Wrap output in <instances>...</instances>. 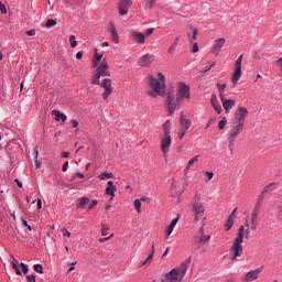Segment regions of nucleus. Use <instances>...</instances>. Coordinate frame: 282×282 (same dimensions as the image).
Segmentation results:
<instances>
[{"instance_id": "obj_1", "label": "nucleus", "mask_w": 282, "mask_h": 282, "mask_svg": "<svg viewBox=\"0 0 282 282\" xmlns=\"http://www.w3.org/2000/svg\"><path fill=\"white\" fill-rule=\"evenodd\" d=\"M243 226H240L237 232V237L234 239L232 246L229 249V259L230 261H237L238 257L243 254Z\"/></svg>"}, {"instance_id": "obj_2", "label": "nucleus", "mask_w": 282, "mask_h": 282, "mask_svg": "<svg viewBox=\"0 0 282 282\" xmlns=\"http://www.w3.org/2000/svg\"><path fill=\"white\" fill-rule=\"evenodd\" d=\"M149 83L152 90H150L148 94L149 96H151V98H158V96H164V91L166 89L165 84L161 83L159 79L154 78L153 76H150Z\"/></svg>"}, {"instance_id": "obj_3", "label": "nucleus", "mask_w": 282, "mask_h": 282, "mask_svg": "<svg viewBox=\"0 0 282 282\" xmlns=\"http://www.w3.org/2000/svg\"><path fill=\"white\" fill-rule=\"evenodd\" d=\"M177 102L182 100H188L191 98V86L188 84L181 82L176 90Z\"/></svg>"}, {"instance_id": "obj_4", "label": "nucleus", "mask_w": 282, "mask_h": 282, "mask_svg": "<svg viewBox=\"0 0 282 282\" xmlns=\"http://www.w3.org/2000/svg\"><path fill=\"white\" fill-rule=\"evenodd\" d=\"M243 131V126L236 123V126L232 127V129L229 131V151L230 153H232V151H235V142L237 140V138L239 137V134Z\"/></svg>"}, {"instance_id": "obj_5", "label": "nucleus", "mask_w": 282, "mask_h": 282, "mask_svg": "<svg viewBox=\"0 0 282 282\" xmlns=\"http://www.w3.org/2000/svg\"><path fill=\"white\" fill-rule=\"evenodd\" d=\"M192 208L194 212V221L197 223L199 221V217L206 213V208L204 207V204H202V199L197 198V196L192 200Z\"/></svg>"}, {"instance_id": "obj_6", "label": "nucleus", "mask_w": 282, "mask_h": 282, "mask_svg": "<svg viewBox=\"0 0 282 282\" xmlns=\"http://www.w3.org/2000/svg\"><path fill=\"white\" fill-rule=\"evenodd\" d=\"M246 118H248V108L239 106L235 111L236 124H246Z\"/></svg>"}, {"instance_id": "obj_7", "label": "nucleus", "mask_w": 282, "mask_h": 282, "mask_svg": "<svg viewBox=\"0 0 282 282\" xmlns=\"http://www.w3.org/2000/svg\"><path fill=\"white\" fill-rule=\"evenodd\" d=\"M243 61V55H239L238 58L236 59V68L235 72L231 76V83H234V85H237V83H239L240 78H241V63Z\"/></svg>"}, {"instance_id": "obj_8", "label": "nucleus", "mask_w": 282, "mask_h": 282, "mask_svg": "<svg viewBox=\"0 0 282 282\" xmlns=\"http://www.w3.org/2000/svg\"><path fill=\"white\" fill-rule=\"evenodd\" d=\"M182 101H177V97L175 99L174 96L169 95L166 99V105H167V111L170 115L175 113V109H180V105Z\"/></svg>"}, {"instance_id": "obj_9", "label": "nucleus", "mask_w": 282, "mask_h": 282, "mask_svg": "<svg viewBox=\"0 0 282 282\" xmlns=\"http://www.w3.org/2000/svg\"><path fill=\"white\" fill-rule=\"evenodd\" d=\"M99 85L100 87H102V89H105V91L102 93V99L107 100V98H109V96L113 94V87H111V79L106 78Z\"/></svg>"}, {"instance_id": "obj_10", "label": "nucleus", "mask_w": 282, "mask_h": 282, "mask_svg": "<svg viewBox=\"0 0 282 282\" xmlns=\"http://www.w3.org/2000/svg\"><path fill=\"white\" fill-rule=\"evenodd\" d=\"M171 149V134H164L161 137V151L166 155Z\"/></svg>"}, {"instance_id": "obj_11", "label": "nucleus", "mask_w": 282, "mask_h": 282, "mask_svg": "<svg viewBox=\"0 0 282 282\" xmlns=\"http://www.w3.org/2000/svg\"><path fill=\"white\" fill-rule=\"evenodd\" d=\"M226 45V39L219 37L215 40L214 45L212 47V54H216V56L221 52V48Z\"/></svg>"}, {"instance_id": "obj_12", "label": "nucleus", "mask_w": 282, "mask_h": 282, "mask_svg": "<svg viewBox=\"0 0 282 282\" xmlns=\"http://www.w3.org/2000/svg\"><path fill=\"white\" fill-rule=\"evenodd\" d=\"M220 100L223 102V107L226 113H230L232 107H235V105L237 104V101H235L234 99H226V95H221Z\"/></svg>"}, {"instance_id": "obj_13", "label": "nucleus", "mask_w": 282, "mask_h": 282, "mask_svg": "<svg viewBox=\"0 0 282 282\" xmlns=\"http://www.w3.org/2000/svg\"><path fill=\"white\" fill-rule=\"evenodd\" d=\"M97 74L102 78L107 76H111L109 73V64H107V61H102L100 66L97 68Z\"/></svg>"}, {"instance_id": "obj_14", "label": "nucleus", "mask_w": 282, "mask_h": 282, "mask_svg": "<svg viewBox=\"0 0 282 282\" xmlns=\"http://www.w3.org/2000/svg\"><path fill=\"white\" fill-rule=\"evenodd\" d=\"M155 254V242L152 243L151 249H150V253L148 254V257L141 261L140 265L144 267V265H151V263H153V257Z\"/></svg>"}, {"instance_id": "obj_15", "label": "nucleus", "mask_w": 282, "mask_h": 282, "mask_svg": "<svg viewBox=\"0 0 282 282\" xmlns=\"http://www.w3.org/2000/svg\"><path fill=\"white\" fill-rule=\"evenodd\" d=\"M262 270H263V267H260L253 271L247 272L246 281H257V279H259V274H261Z\"/></svg>"}, {"instance_id": "obj_16", "label": "nucleus", "mask_w": 282, "mask_h": 282, "mask_svg": "<svg viewBox=\"0 0 282 282\" xmlns=\"http://www.w3.org/2000/svg\"><path fill=\"white\" fill-rule=\"evenodd\" d=\"M131 6V0H122L119 4V14L124 17L129 13V7Z\"/></svg>"}, {"instance_id": "obj_17", "label": "nucleus", "mask_w": 282, "mask_h": 282, "mask_svg": "<svg viewBox=\"0 0 282 282\" xmlns=\"http://www.w3.org/2000/svg\"><path fill=\"white\" fill-rule=\"evenodd\" d=\"M180 124L182 131H187L191 129V121L184 116V112H182L181 118H180Z\"/></svg>"}, {"instance_id": "obj_18", "label": "nucleus", "mask_w": 282, "mask_h": 282, "mask_svg": "<svg viewBox=\"0 0 282 282\" xmlns=\"http://www.w3.org/2000/svg\"><path fill=\"white\" fill-rule=\"evenodd\" d=\"M152 61H153V55H151V54H145V55H143V56L140 58L139 65H140L141 67H149V65H151Z\"/></svg>"}, {"instance_id": "obj_19", "label": "nucleus", "mask_w": 282, "mask_h": 282, "mask_svg": "<svg viewBox=\"0 0 282 282\" xmlns=\"http://www.w3.org/2000/svg\"><path fill=\"white\" fill-rule=\"evenodd\" d=\"M131 36L133 39V41H135V43H139L141 45H144V41H147V36H144V34L140 33V32H131Z\"/></svg>"}, {"instance_id": "obj_20", "label": "nucleus", "mask_w": 282, "mask_h": 282, "mask_svg": "<svg viewBox=\"0 0 282 282\" xmlns=\"http://www.w3.org/2000/svg\"><path fill=\"white\" fill-rule=\"evenodd\" d=\"M108 32L110 33V39L112 42L116 44L120 43V37L118 36V32H116V26H113V23H110Z\"/></svg>"}, {"instance_id": "obj_21", "label": "nucleus", "mask_w": 282, "mask_h": 282, "mask_svg": "<svg viewBox=\"0 0 282 282\" xmlns=\"http://www.w3.org/2000/svg\"><path fill=\"white\" fill-rule=\"evenodd\" d=\"M210 102H212V106L215 109V111L217 113H221V111H223L221 105L217 100V95L216 94H212Z\"/></svg>"}, {"instance_id": "obj_22", "label": "nucleus", "mask_w": 282, "mask_h": 282, "mask_svg": "<svg viewBox=\"0 0 282 282\" xmlns=\"http://www.w3.org/2000/svg\"><path fill=\"white\" fill-rule=\"evenodd\" d=\"M52 116H55L56 122H61V120L62 122H67V116L61 112V110H56V109L52 110Z\"/></svg>"}, {"instance_id": "obj_23", "label": "nucleus", "mask_w": 282, "mask_h": 282, "mask_svg": "<svg viewBox=\"0 0 282 282\" xmlns=\"http://www.w3.org/2000/svg\"><path fill=\"white\" fill-rule=\"evenodd\" d=\"M274 188H276V183H269L262 191V194L259 196V200L258 202H263V195H265V193H272V191H274Z\"/></svg>"}, {"instance_id": "obj_24", "label": "nucleus", "mask_w": 282, "mask_h": 282, "mask_svg": "<svg viewBox=\"0 0 282 282\" xmlns=\"http://www.w3.org/2000/svg\"><path fill=\"white\" fill-rule=\"evenodd\" d=\"M260 210H261V202H258L252 212L251 224H257V219L259 217Z\"/></svg>"}, {"instance_id": "obj_25", "label": "nucleus", "mask_w": 282, "mask_h": 282, "mask_svg": "<svg viewBox=\"0 0 282 282\" xmlns=\"http://www.w3.org/2000/svg\"><path fill=\"white\" fill-rule=\"evenodd\" d=\"M117 187L113 185V181H108V186L106 187V195H111L116 197Z\"/></svg>"}, {"instance_id": "obj_26", "label": "nucleus", "mask_w": 282, "mask_h": 282, "mask_svg": "<svg viewBox=\"0 0 282 282\" xmlns=\"http://www.w3.org/2000/svg\"><path fill=\"white\" fill-rule=\"evenodd\" d=\"M12 259H13V261L11 262V265H12L13 270L15 271V274H18V276H21V274H23V272L19 268V260L15 259L13 256H12Z\"/></svg>"}, {"instance_id": "obj_27", "label": "nucleus", "mask_w": 282, "mask_h": 282, "mask_svg": "<svg viewBox=\"0 0 282 282\" xmlns=\"http://www.w3.org/2000/svg\"><path fill=\"white\" fill-rule=\"evenodd\" d=\"M198 235H200L199 243H206L207 241H210V236L204 235V228L203 227L198 230Z\"/></svg>"}, {"instance_id": "obj_28", "label": "nucleus", "mask_w": 282, "mask_h": 282, "mask_svg": "<svg viewBox=\"0 0 282 282\" xmlns=\"http://www.w3.org/2000/svg\"><path fill=\"white\" fill-rule=\"evenodd\" d=\"M163 132H164V135H171V120H166L163 123Z\"/></svg>"}, {"instance_id": "obj_29", "label": "nucleus", "mask_w": 282, "mask_h": 282, "mask_svg": "<svg viewBox=\"0 0 282 282\" xmlns=\"http://www.w3.org/2000/svg\"><path fill=\"white\" fill-rule=\"evenodd\" d=\"M87 204H89V198L88 197H82L79 199V203L77 204V208L83 210V208H85V206H87Z\"/></svg>"}, {"instance_id": "obj_30", "label": "nucleus", "mask_w": 282, "mask_h": 282, "mask_svg": "<svg viewBox=\"0 0 282 282\" xmlns=\"http://www.w3.org/2000/svg\"><path fill=\"white\" fill-rule=\"evenodd\" d=\"M191 30H192V36H191V34L187 33V37H188V41H191V43H193V41H197L198 30L195 28H191Z\"/></svg>"}, {"instance_id": "obj_31", "label": "nucleus", "mask_w": 282, "mask_h": 282, "mask_svg": "<svg viewBox=\"0 0 282 282\" xmlns=\"http://www.w3.org/2000/svg\"><path fill=\"white\" fill-rule=\"evenodd\" d=\"M98 178L99 180H113V173L104 172V173L99 174Z\"/></svg>"}, {"instance_id": "obj_32", "label": "nucleus", "mask_w": 282, "mask_h": 282, "mask_svg": "<svg viewBox=\"0 0 282 282\" xmlns=\"http://www.w3.org/2000/svg\"><path fill=\"white\" fill-rule=\"evenodd\" d=\"M100 61H102V54H98V51H96L95 52L94 67H98V65H100Z\"/></svg>"}, {"instance_id": "obj_33", "label": "nucleus", "mask_w": 282, "mask_h": 282, "mask_svg": "<svg viewBox=\"0 0 282 282\" xmlns=\"http://www.w3.org/2000/svg\"><path fill=\"white\" fill-rule=\"evenodd\" d=\"M232 226H235V220H232V218H228L225 225V231L228 232V230H231Z\"/></svg>"}, {"instance_id": "obj_34", "label": "nucleus", "mask_w": 282, "mask_h": 282, "mask_svg": "<svg viewBox=\"0 0 282 282\" xmlns=\"http://www.w3.org/2000/svg\"><path fill=\"white\" fill-rule=\"evenodd\" d=\"M198 161H199V155H196V156L192 158V159L188 161L187 165H186V171H188V170L191 169V166H192L193 164H195V162H198Z\"/></svg>"}, {"instance_id": "obj_35", "label": "nucleus", "mask_w": 282, "mask_h": 282, "mask_svg": "<svg viewBox=\"0 0 282 282\" xmlns=\"http://www.w3.org/2000/svg\"><path fill=\"white\" fill-rule=\"evenodd\" d=\"M134 208H135L137 213H142V203L138 198L134 199Z\"/></svg>"}, {"instance_id": "obj_36", "label": "nucleus", "mask_w": 282, "mask_h": 282, "mask_svg": "<svg viewBox=\"0 0 282 282\" xmlns=\"http://www.w3.org/2000/svg\"><path fill=\"white\" fill-rule=\"evenodd\" d=\"M100 78H101L100 75H98V73H96V75L93 77L91 85H101Z\"/></svg>"}, {"instance_id": "obj_37", "label": "nucleus", "mask_w": 282, "mask_h": 282, "mask_svg": "<svg viewBox=\"0 0 282 282\" xmlns=\"http://www.w3.org/2000/svg\"><path fill=\"white\" fill-rule=\"evenodd\" d=\"M219 96H224V91H226V84H217Z\"/></svg>"}, {"instance_id": "obj_38", "label": "nucleus", "mask_w": 282, "mask_h": 282, "mask_svg": "<svg viewBox=\"0 0 282 282\" xmlns=\"http://www.w3.org/2000/svg\"><path fill=\"white\" fill-rule=\"evenodd\" d=\"M228 120H226V117H224L219 122H218V129L223 130L226 129Z\"/></svg>"}, {"instance_id": "obj_39", "label": "nucleus", "mask_w": 282, "mask_h": 282, "mask_svg": "<svg viewBox=\"0 0 282 282\" xmlns=\"http://www.w3.org/2000/svg\"><path fill=\"white\" fill-rule=\"evenodd\" d=\"M69 43H70V47L73 50H74V47H76V45H78V42H76V36L75 35L69 36Z\"/></svg>"}, {"instance_id": "obj_40", "label": "nucleus", "mask_w": 282, "mask_h": 282, "mask_svg": "<svg viewBox=\"0 0 282 282\" xmlns=\"http://www.w3.org/2000/svg\"><path fill=\"white\" fill-rule=\"evenodd\" d=\"M158 0H145V8H149V10L153 9V6H155V2Z\"/></svg>"}, {"instance_id": "obj_41", "label": "nucleus", "mask_w": 282, "mask_h": 282, "mask_svg": "<svg viewBox=\"0 0 282 282\" xmlns=\"http://www.w3.org/2000/svg\"><path fill=\"white\" fill-rule=\"evenodd\" d=\"M33 268H34L35 272H39V274H43V264H41V263L34 264Z\"/></svg>"}, {"instance_id": "obj_42", "label": "nucleus", "mask_w": 282, "mask_h": 282, "mask_svg": "<svg viewBox=\"0 0 282 282\" xmlns=\"http://www.w3.org/2000/svg\"><path fill=\"white\" fill-rule=\"evenodd\" d=\"M56 25V20L50 19L46 21L45 28H54Z\"/></svg>"}, {"instance_id": "obj_43", "label": "nucleus", "mask_w": 282, "mask_h": 282, "mask_svg": "<svg viewBox=\"0 0 282 282\" xmlns=\"http://www.w3.org/2000/svg\"><path fill=\"white\" fill-rule=\"evenodd\" d=\"M20 268H21L23 274H28V272H30V269L28 268V264H25L23 262L20 263Z\"/></svg>"}, {"instance_id": "obj_44", "label": "nucleus", "mask_w": 282, "mask_h": 282, "mask_svg": "<svg viewBox=\"0 0 282 282\" xmlns=\"http://www.w3.org/2000/svg\"><path fill=\"white\" fill-rule=\"evenodd\" d=\"M173 232V227H171L170 225L166 227L165 229V239H167V237H171Z\"/></svg>"}, {"instance_id": "obj_45", "label": "nucleus", "mask_w": 282, "mask_h": 282, "mask_svg": "<svg viewBox=\"0 0 282 282\" xmlns=\"http://www.w3.org/2000/svg\"><path fill=\"white\" fill-rule=\"evenodd\" d=\"M175 50H177V43H173V44L169 47L167 52H169V54H174V53H175Z\"/></svg>"}, {"instance_id": "obj_46", "label": "nucleus", "mask_w": 282, "mask_h": 282, "mask_svg": "<svg viewBox=\"0 0 282 282\" xmlns=\"http://www.w3.org/2000/svg\"><path fill=\"white\" fill-rule=\"evenodd\" d=\"M96 206H98V200L93 199L87 210H93V208H96Z\"/></svg>"}, {"instance_id": "obj_47", "label": "nucleus", "mask_w": 282, "mask_h": 282, "mask_svg": "<svg viewBox=\"0 0 282 282\" xmlns=\"http://www.w3.org/2000/svg\"><path fill=\"white\" fill-rule=\"evenodd\" d=\"M0 12L1 14H8V9H6V4L0 1Z\"/></svg>"}, {"instance_id": "obj_48", "label": "nucleus", "mask_w": 282, "mask_h": 282, "mask_svg": "<svg viewBox=\"0 0 282 282\" xmlns=\"http://www.w3.org/2000/svg\"><path fill=\"white\" fill-rule=\"evenodd\" d=\"M26 281L28 282H36V275H34V274L26 275Z\"/></svg>"}, {"instance_id": "obj_49", "label": "nucleus", "mask_w": 282, "mask_h": 282, "mask_svg": "<svg viewBox=\"0 0 282 282\" xmlns=\"http://www.w3.org/2000/svg\"><path fill=\"white\" fill-rule=\"evenodd\" d=\"M158 78H159V80H161V83L163 84V85H166V78L164 77V74H162V73H159L158 74Z\"/></svg>"}, {"instance_id": "obj_50", "label": "nucleus", "mask_w": 282, "mask_h": 282, "mask_svg": "<svg viewBox=\"0 0 282 282\" xmlns=\"http://www.w3.org/2000/svg\"><path fill=\"white\" fill-rule=\"evenodd\" d=\"M72 129H78V120L73 119L70 120Z\"/></svg>"}, {"instance_id": "obj_51", "label": "nucleus", "mask_w": 282, "mask_h": 282, "mask_svg": "<svg viewBox=\"0 0 282 282\" xmlns=\"http://www.w3.org/2000/svg\"><path fill=\"white\" fill-rule=\"evenodd\" d=\"M184 135H186V131H184V130H182V128H180V130H178V139L183 140Z\"/></svg>"}, {"instance_id": "obj_52", "label": "nucleus", "mask_w": 282, "mask_h": 282, "mask_svg": "<svg viewBox=\"0 0 282 282\" xmlns=\"http://www.w3.org/2000/svg\"><path fill=\"white\" fill-rule=\"evenodd\" d=\"M62 235L63 237H72V232H69L67 229L63 228L62 229Z\"/></svg>"}, {"instance_id": "obj_53", "label": "nucleus", "mask_w": 282, "mask_h": 282, "mask_svg": "<svg viewBox=\"0 0 282 282\" xmlns=\"http://www.w3.org/2000/svg\"><path fill=\"white\" fill-rule=\"evenodd\" d=\"M109 231V228L108 227H105V225H102V228H101V235L102 237H107V232Z\"/></svg>"}, {"instance_id": "obj_54", "label": "nucleus", "mask_w": 282, "mask_h": 282, "mask_svg": "<svg viewBox=\"0 0 282 282\" xmlns=\"http://www.w3.org/2000/svg\"><path fill=\"white\" fill-rule=\"evenodd\" d=\"M235 217H237V208H235L231 214L229 215L228 219L235 220Z\"/></svg>"}, {"instance_id": "obj_55", "label": "nucleus", "mask_w": 282, "mask_h": 282, "mask_svg": "<svg viewBox=\"0 0 282 282\" xmlns=\"http://www.w3.org/2000/svg\"><path fill=\"white\" fill-rule=\"evenodd\" d=\"M177 221H180V218H174L169 226L175 228V226H177Z\"/></svg>"}, {"instance_id": "obj_56", "label": "nucleus", "mask_w": 282, "mask_h": 282, "mask_svg": "<svg viewBox=\"0 0 282 282\" xmlns=\"http://www.w3.org/2000/svg\"><path fill=\"white\" fill-rule=\"evenodd\" d=\"M22 226H24L25 228H28V230L32 231V226L28 225V220L22 219Z\"/></svg>"}, {"instance_id": "obj_57", "label": "nucleus", "mask_w": 282, "mask_h": 282, "mask_svg": "<svg viewBox=\"0 0 282 282\" xmlns=\"http://www.w3.org/2000/svg\"><path fill=\"white\" fill-rule=\"evenodd\" d=\"M192 52H193V54L199 52V45L197 43H194V45L192 47Z\"/></svg>"}, {"instance_id": "obj_58", "label": "nucleus", "mask_w": 282, "mask_h": 282, "mask_svg": "<svg viewBox=\"0 0 282 282\" xmlns=\"http://www.w3.org/2000/svg\"><path fill=\"white\" fill-rule=\"evenodd\" d=\"M113 235H110L109 237H106V238H100L99 243H105V241H109V239H111Z\"/></svg>"}, {"instance_id": "obj_59", "label": "nucleus", "mask_w": 282, "mask_h": 282, "mask_svg": "<svg viewBox=\"0 0 282 282\" xmlns=\"http://www.w3.org/2000/svg\"><path fill=\"white\" fill-rule=\"evenodd\" d=\"M33 155H34V160H37L39 159V148H34L33 149Z\"/></svg>"}, {"instance_id": "obj_60", "label": "nucleus", "mask_w": 282, "mask_h": 282, "mask_svg": "<svg viewBox=\"0 0 282 282\" xmlns=\"http://www.w3.org/2000/svg\"><path fill=\"white\" fill-rule=\"evenodd\" d=\"M68 166H69V162L66 161V162L63 164V166H62L63 173H65V172L67 171Z\"/></svg>"}, {"instance_id": "obj_61", "label": "nucleus", "mask_w": 282, "mask_h": 282, "mask_svg": "<svg viewBox=\"0 0 282 282\" xmlns=\"http://www.w3.org/2000/svg\"><path fill=\"white\" fill-rule=\"evenodd\" d=\"M28 36H36V30H30L26 32Z\"/></svg>"}, {"instance_id": "obj_62", "label": "nucleus", "mask_w": 282, "mask_h": 282, "mask_svg": "<svg viewBox=\"0 0 282 282\" xmlns=\"http://www.w3.org/2000/svg\"><path fill=\"white\" fill-rule=\"evenodd\" d=\"M210 69H212V66H205L200 72V74H207V72H210Z\"/></svg>"}, {"instance_id": "obj_63", "label": "nucleus", "mask_w": 282, "mask_h": 282, "mask_svg": "<svg viewBox=\"0 0 282 282\" xmlns=\"http://www.w3.org/2000/svg\"><path fill=\"white\" fill-rule=\"evenodd\" d=\"M153 34V29L145 30V36H151Z\"/></svg>"}, {"instance_id": "obj_64", "label": "nucleus", "mask_w": 282, "mask_h": 282, "mask_svg": "<svg viewBox=\"0 0 282 282\" xmlns=\"http://www.w3.org/2000/svg\"><path fill=\"white\" fill-rule=\"evenodd\" d=\"M61 158H69V152L67 151L62 152Z\"/></svg>"}]
</instances>
